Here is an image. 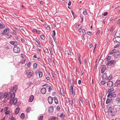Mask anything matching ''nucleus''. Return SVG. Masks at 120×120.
<instances>
[{
	"instance_id": "4d7b16f0",
	"label": "nucleus",
	"mask_w": 120,
	"mask_h": 120,
	"mask_svg": "<svg viewBox=\"0 0 120 120\" xmlns=\"http://www.w3.org/2000/svg\"><path fill=\"white\" fill-rule=\"evenodd\" d=\"M60 1L61 2L63 3H65V1L63 0H60Z\"/></svg>"
},
{
	"instance_id": "473e14b6",
	"label": "nucleus",
	"mask_w": 120,
	"mask_h": 120,
	"mask_svg": "<svg viewBox=\"0 0 120 120\" xmlns=\"http://www.w3.org/2000/svg\"><path fill=\"white\" fill-rule=\"evenodd\" d=\"M37 64L35 63L33 65V67L34 69H36L37 68Z\"/></svg>"
},
{
	"instance_id": "603ef678",
	"label": "nucleus",
	"mask_w": 120,
	"mask_h": 120,
	"mask_svg": "<svg viewBox=\"0 0 120 120\" xmlns=\"http://www.w3.org/2000/svg\"><path fill=\"white\" fill-rule=\"evenodd\" d=\"M5 48L7 50H9L10 49V48L9 46H7L5 47Z\"/></svg>"
},
{
	"instance_id": "423d86ee",
	"label": "nucleus",
	"mask_w": 120,
	"mask_h": 120,
	"mask_svg": "<svg viewBox=\"0 0 120 120\" xmlns=\"http://www.w3.org/2000/svg\"><path fill=\"white\" fill-rule=\"evenodd\" d=\"M113 85V82L112 81L109 80L107 82V85L108 87H111Z\"/></svg>"
},
{
	"instance_id": "f3484780",
	"label": "nucleus",
	"mask_w": 120,
	"mask_h": 120,
	"mask_svg": "<svg viewBox=\"0 0 120 120\" xmlns=\"http://www.w3.org/2000/svg\"><path fill=\"white\" fill-rule=\"evenodd\" d=\"M34 99V96L33 95H31L30 96L28 101L30 102H31L33 101Z\"/></svg>"
},
{
	"instance_id": "cd10ccee",
	"label": "nucleus",
	"mask_w": 120,
	"mask_h": 120,
	"mask_svg": "<svg viewBox=\"0 0 120 120\" xmlns=\"http://www.w3.org/2000/svg\"><path fill=\"white\" fill-rule=\"evenodd\" d=\"M116 101L117 103H120V98L118 97L117 98L116 100Z\"/></svg>"
},
{
	"instance_id": "4c0bfd02",
	"label": "nucleus",
	"mask_w": 120,
	"mask_h": 120,
	"mask_svg": "<svg viewBox=\"0 0 120 120\" xmlns=\"http://www.w3.org/2000/svg\"><path fill=\"white\" fill-rule=\"evenodd\" d=\"M44 116H40L38 119V120H43Z\"/></svg>"
},
{
	"instance_id": "20e7f679",
	"label": "nucleus",
	"mask_w": 120,
	"mask_h": 120,
	"mask_svg": "<svg viewBox=\"0 0 120 120\" xmlns=\"http://www.w3.org/2000/svg\"><path fill=\"white\" fill-rule=\"evenodd\" d=\"M114 42H120V37L117 36L114 38L113 39Z\"/></svg>"
},
{
	"instance_id": "393cba45",
	"label": "nucleus",
	"mask_w": 120,
	"mask_h": 120,
	"mask_svg": "<svg viewBox=\"0 0 120 120\" xmlns=\"http://www.w3.org/2000/svg\"><path fill=\"white\" fill-rule=\"evenodd\" d=\"M19 111V108H16L15 111V113L16 114H18Z\"/></svg>"
},
{
	"instance_id": "864d4df0",
	"label": "nucleus",
	"mask_w": 120,
	"mask_h": 120,
	"mask_svg": "<svg viewBox=\"0 0 120 120\" xmlns=\"http://www.w3.org/2000/svg\"><path fill=\"white\" fill-rule=\"evenodd\" d=\"M50 54L51 55H52L53 54V52L52 51V48L50 49Z\"/></svg>"
},
{
	"instance_id": "c9c22d12",
	"label": "nucleus",
	"mask_w": 120,
	"mask_h": 120,
	"mask_svg": "<svg viewBox=\"0 0 120 120\" xmlns=\"http://www.w3.org/2000/svg\"><path fill=\"white\" fill-rule=\"evenodd\" d=\"M82 32L83 34L85 35L86 34V32L85 30L84 29H83L82 30Z\"/></svg>"
},
{
	"instance_id": "a18cd8bd",
	"label": "nucleus",
	"mask_w": 120,
	"mask_h": 120,
	"mask_svg": "<svg viewBox=\"0 0 120 120\" xmlns=\"http://www.w3.org/2000/svg\"><path fill=\"white\" fill-rule=\"evenodd\" d=\"M120 45V43H119L117 44L114 47L115 48H116L118 47Z\"/></svg>"
},
{
	"instance_id": "f704fd0d",
	"label": "nucleus",
	"mask_w": 120,
	"mask_h": 120,
	"mask_svg": "<svg viewBox=\"0 0 120 120\" xmlns=\"http://www.w3.org/2000/svg\"><path fill=\"white\" fill-rule=\"evenodd\" d=\"M105 83V82L104 80H102L101 82V85H104Z\"/></svg>"
},
{
	"instance_id": "2f4dec72",
	"label": "nucleus",
	"mask_w": 120,
	"mask_h": 120,
	"mask_svg": "<svg viewBox=\"0 0 120 120\" xmlns=\"http://www.w3.org/2000/svg\"><path fill=\"white\" fill-rule=\"evenodd\" d=\"M5 93H3L2 92L0 93V98H1L2 97L4 98V95Z\"/></svg>"
},
{
	"instance_id": "5fc2aeb1",
	"label": "nucleus",
	"mask_w": 120,
	"mask_h": 120,
	"mask_svg": "<svg viewBox=\"0 0 120 120\" xmlns=\"http://www.w3.org/2000/svg\"><path fill=\"white\" fill-rule=\"evenodd\" d=\"M60 109V107L59 106H58L56 108V110L58 111Z\"/></svg>"
},
{
	"instance_id": "0e129e2a",
	"label": "nucleus",
	"mask_w": 120,
	"mask_h": 120,
	"mask_svg": "<svg viewBox=\"0 0 120 120\" xmlns=\"http://www.w3.org/2000/svg\"><path fill=\"white\" fill-rule=\"evenodd\" d=\"M71 4V1H69V3L68 4V6H70Z\"/></svg>"
},
{
	"instance_id": "72a5a7b5",
	"label": "nucleus",
	"mask_w": 120,
	"mask_h": 120,
	"mask_svg": "<svg viewBox=\"0 0 120 120\" xmlns=\"http://www.w3.org/2000/svg\"><path fill=\"white\" fill-rule=\"evenodd\" d=\"M39 75L40 77H41L42 75V73L41 71H39Z\"/></svg>"
},
{
	"instance_id": "338daca9",
	"label": "nucleus",
	"mask_w": 120,
	"mask_h": 120,
	"mask_svg": "<svg viewBox=\"0 0 120 120\" xmlns=\"http://www.w3.org/2000/svg\"><path fill=\"white\" fill-rule=\"evenodd\" d=\"M85 35H84L83 34L82 36H81V38H82V40H83L84 39V36Z\"/></svg>"
},
{
	"instance_id": "58836bf2",
	"label": "nucleus",
	"mask_w": 120,
	"mask_h": 120,
	"mask_svg": "<svg viewBox=\"0 0 120 120\" xmlns=\"http://www.w3.org/2000/svg\"><path fill=\"white\" fill-rule=\"evenodd\" d=\"M116 96V94L114 93L113 92H112L111 97H115Z\"/></svg>"
},
{
	"instance_id": "8fccbe9b",
	"label": "nucleus",
	"mask_w": 120,
	"mask_h": 120,
	"mask_svg": "<svg viewBox=\"0 0 120 120\" xmlns=\"http://www.w3.org/2000/svg\"><path fill=\"white\" fill-rule=\"evenodd\" d=\"M64 115L63 113H61L60 115V117L61 118H63L64 116Z\"/></svg>"
},
{
	"instance_id": "13d9d810",
	"label": "nucleus",
	"mask_w": 120,
	"mask_h": 120,
	"mask_svg": "<svg viewBox=\"0 0 120 120\" xmlns=\"http://www.w3.org/2000/svg\"><path fill=\"white\" fill-rule=\"evenodd\" d=\"M108 14V13L107 12H105L104 13L103 16H106Z\"/></svg>"
},
{
	"instance_id": "680f3d73",
	"label": "nucleus",
	"mask_w": 120,
	"mask_h": 120,
	"mask_svg": "<svg viewBox=\"0 0 120 120\" xmlns=\"http://www.w3.org/2000/svg\"><path fill=\"white\" fill-rule=\"evenodd\" d=\"M25 60H25L22 59V64H24V63H25Z\"/></svg>"
},
{
	"instance_id": "e2e57ef3",
	"label": "nucleus",
	"mask_w": 120,
	"mask_h": 120,
	"mask_svg": "<svg viewBox=\"0 0 120 120\" xmlns=\"http://www.w3.org/2000/svg\"><path fill=\"white\" fill-rule=\"evenodd\" d=\"M68 52V55H71V52L70 50H69Z\"/></svg>"
},
{
	"instance_id": "c756f323",
	"label": "nucleus",
	"mask_w": 120,
	"mask_h": 120,
	"mask_svg": "<svg viewBox=\"0 0 120 120\" xmlns=\"http://www.w3.org/2000/svg\"><path fill=\"white\" fill-rule=\"evenodd\" d=\"M108 76H109L108 77L107 79L110 80L112 78V75L109 74V75Z\"/></svg>"
},
{
	"instance_id": "774afa93",
	"label": "nucleus",
	"mask_w": 120,
	"mask_h": 120,
	"mask_svg": "<svg viewBox=\"0 0 120 120\" xmlns=\"http://www.w3.org/2000/svg\"><path fill=\"white\" fill-rule=\"evenodd\" d=\"M120 23V19H119L117 21V24H119Z\"/></svg>"
},
{
	"instance_id": "69168bd1",
	"label": "nucleus",
	"mask_w": 120,
	"mask_h": 120,
	"mask_svg": "<svg viewBox=\"0 0 120 120\" xmlns=\"http://www.w3.org/2000/svg\"><path fill=\"white\" fill-rule=\"evenodd\" d=\"M83 14L84 15H87V13H86V11L85 10L83 12Z\"/></svg>"
},
{
	"instance_id": "b1692460",
	"label": "nucleus",
	"mask_w": 120,
	"mask_h": 120,
	"mask_svg": "<svg viewBox=\"0 0 120 120\" xmlns=\"http://www.w3.org/2000/svg\"><path fill=\"white\" fill-rule=\"evenodd\" d=\"M114 50H113L112 51H111L110 53H109V54L110 55H111V54H113V56H114V57H116V56L115 55H116V53H114Z\"/></svg>"
},
{
	"instance_id": "39448f33",
	"label": "nucleus",
	"mask_w": 120,
	"mask_h": 120,
	"mask_svg": "<svg viewBox=\"0 0 120 120\" xmlns=\"http://www.w3.org/2000/svg\"><path fill=\"white\" fill-rule=\"evenodd\" d=\"M17 99H12L10 101V102L11 103L13 104L14 105H15L17 103Z\"/></svg>"
},
{
	"instance_id": "f257e3e1",
	"label": "nucleus",
	"mask_w": 120,
	"mask_h": 120,
	"mask_svg": "<svg viewBox=\"0 0 120 120\" xmlns=\"http://www.w3.org/2000/svg\"><path fill=\"white\" fill-rule=\"evenodd\" d=\"M117 112V108L115 106L113 107H110L107 112L109 115L111 117H112L116 114Z\"/></svg>"
},
{
	"instance_id": "ddd939ff",
	"label": "nucleus",
	"mask_w": 120,
	"mask_h": 120,
	"mask_svg": "<svg viewBox=\"0 0 120 120\" xmlns=\"http://www.w3.org/2000/svg\"><path fill=\"white\" fill-rule=\"evenodd\" d=\"M106 69L105 66V65H103L101 68V73H103L105 71Z\"/></svg>"
},
{
	"instance_id": "3c124183",
	"label": "nucleus",
	"mask_w": 120,
	"mask_h": 120,
	"mask_svg": "<svg viewBox=\"0 0 120 120\" xmlns=\"http://www.w3.org/2000/svg\"><path fill=\"white\" fill-rule=\"evenodd\" d=\"M109 93L107 97H108L110 96L111 97L112 92H109Z\"/></svg>"
},
{
	"instance_id": "e433bc0d",
	"label": "nucleus",
	"mask_w": 120,
	"mask_h": 120,
	"mask_svg": "<svg viewBox=\"0 0 120 120\" xmlns=\"http://www.w3.org/2000/svg\"><path fill=\"white\" fill-rule=\"evenodd\" d=\"M31 109L30 107H28L26 111L27 112H29L31 111Z\"/></svg>"
},
{
	"instance_id": "a19ab883",
	"label": "nucleus",
	"mask_w": 120,
	"mask_h": 120,
	"mask_svg": "<svg viewBox=\"0 0 120 120\" xmlns=\"http://www.w3.org/2000/svg\"><path fill=\"white\" fill-rule=\"evenodd\" d=\"M111 58V56H108L107 57V61H108L109 60H110Z\"/></svg>"
},
{
	"instance_id": "de8ad7c7",
	"label": "nucleus",
	"mask_w": 120,
	"mask_h": 120,
	"mask_svg": "<svg viewBox=\"0 0 120 120\" xmlns=\"http://www.w3.org/2000/svg\"><path fill=\"white\" fill-rule=\"evenodd\" d=\"M66 101L67 103H69V102H70L71 100H70L69 99V98H68L66 99Z\"/></svg>"
},
{
	"instance_id": "09e8293b",
	"label": "nucleus",
	"mask_w": 120,
	"mask_h": 120,
	"mask_svg": "<svg viewBox=\"0 0 120 120\" xmlns=\"http://www.w3.org/2000/svg\"><path fill=\"white\" fill-rule=\"evenodd\" d=\"M79 100L82 103H83V101L82 99V98H79Z\"/></svg>"
},
{
	"instance_id": "f03ea898",
	"label": "nucleus",
	"mask_w": 120,
	"mask_h": 120,
	"mask_svg": "<svg viewBox=\"0 0 120 120\" xmlns=\"http://www.w3.org/2000/svg\"><path fill=\"white\" fill-rule=\"evenodd\" d=\"M15 95V94L13 92L12 93L10 92L8 94L7 92H6L5 93L4 95V98L5 99L7 98L8 99H9L11 98H12V99H14Z\"/></svg>"
},
{
	"instance_id": "9b49d317",
	"label": "nucleus",
	"mask_w": 120,
	"mask_h": 120,
	"mask_svg": "<svg viewBox=\"0 0 120 120\" xmlns=\"http://www.w3.org/2000/svg\"><path fill=\"white\" fill-rule=\"evenodd\" d=\"M48 102L50 104H52L53 101V98L51 96L49 97L48 98Z\"/></svg>"
},
{
	"instance_id": "6ab92c4d",
	"label": "nucleus",
	"mask_w": 120,
	"mask_h": 120,
	"mask_svg": "<svg viewBox=\"0 0 120 120\" xmlns=\"http://www.w3.org/2000/svg\"><path fill=\"white\" fill-rule=\"evenodd\" d=\"M54 100L55 103L56 104H57L58 103V101L57 97L55 96L54 98Z\"/></svg>"
},
{
	"instance_id": "7ed1b4c3",
	"label": "nucleus",
	"mask_w": 120,
	"mask_h": 120,
	"mask_svg": "<svg viewBox=\"0 0 120 120\" xmlns=\"http://www.w3.org/2000/svg\"><path fill=\"white\" fill-rule=\"evenodd\" d=\"M14 52L16 53H19L20 52L19 48L17 46H15L13 49Z\"/></svg>"
},
{
	"instance_id": "aec40b11",
	"label": "nucleus",
	"mask_w": 120,
	"mask_h": 120,
	"mask_svg": "<svg viewBox=\"0 0 120 120\" xmlns=\"http://www.w3.org/2000/svg\"><path fill=\"white\" fill-rule=\"evenodd\" d=\"M5 25L0 22V29H3L5 28Z\"/></svg>"
},
{
	"instance_id": "0eeeda50",
	"label": "nucleus",
	"mask_w": 120,
	"mask_h": 120,
	"mask_svg": "<svg viewBox=\"0 0 120 120\" xmlns=\"http://www.w3.org/2000/svg\"><path fill=\"white\" fill-rule=\"evenodd\" d=\"M114 63V61L113 60H111L107 62L106 64V65L107 66H110L113 64Z\"/></svg>"
},
{
	"instance_id": "6e6d98bb",
	"label": "nucleus",
	"mask_w": 120,
	"mask_h": 120,
	"mask_svg": "<svg viewBox=\"0 0 120 120\" xmlns=\"http://www.w3.org/2000/svg\"><path fill=\"white\" fill-rule=\"evenodd\" d=\"M8 109V107H6L4 108V111H6Z\"/></svg>"
},
{
	"instance_id": "c85d7f7f",
	"label": "nucleus",
	"mask_w": 120,
	"mask_h": 120,
	"mask_svg": "<svg viewBox=\"0 0 120 120\" xmlns=\"http://www.w3.org/2000/svg\"><path fill=\"white\" fill-rule=\"evenodd\" d=\"M46 87L47 88L49 87L48 91L49 92H50L52 90L51 87L50 86H49V85H47V86Z\"/></svg>"
},
{
	"instance_id": "dca6fc26",
	"label": "nucleus",
	"mask_w": 120,
	"mask_h": 120,
	"mask_svg": "<svg viewBox=\"0 0 120 120\" xmlns=\"http://www.w3.org/2000/svg\"><path fill=\"white\" fill-rule=\"evenodd\" d=\"M120 84V80H118L115 82L114 85L116 86H117Z\"/></svg>"
},
{
	"instance_id": "1a4fd4ad",
	"label": "nucleus",
	"mask_w": 120,
	"mask_h": 120,
	"mask_svg": "<svg viewBox=\"0 0 120 120\" xmlns=\"http://www.w3.org/2000/svg\"><path fill=\"white\" fill-rule=\"evenodd\" d=\"M109 75V74H107V73H105L103 74L102 76V78L107 79Z\"/></svg>"
},
{
	"instance_id": "5701e85b",
	"label": "nucleus",
	"mask_w": 120,
	"mask_h": 120,
	"mask_svg": "<svg viewBox=\"0 0 120 120\" xmlns=\"http://www.w3.org/2000/svg\"><path fill=\"white\" fill-rule=\"evenodd\" d=\"M58 119V118L57 117H52L49 119V120H57Z\"/></svg>"
},
{
	"instance_id": "bb28decb",
	"label": "nucleus",
	"mask_w": 120,
	"mask_h": 120,
	"mask_svg": "<svg viewBox=\"0 0 120 120\" xmlns=\"http://www.w3.org/2000/svg\"><path fill=\"white\" fill-rule=\"evenodd\" d=\"M112 101V99L108 98L106 100V103L107 104H108L110 102Z\"/></svg>"
},
{
	"instance_id": "c03bdc74",
	"label": "nucleus",
	"mask_w": 120,
	"mask_h": 120,
	"mask_svg": "<svg viewBox=\"0 0 120 120\" xmlns=\"http://www.w3.org/2000/svg\"><path fill=\"white\" fill-rule=\"evenodd\" d=\"M87 34L88 35L90 36H91L92 34V32L90 31H89L87 33Z\"/></svg>"
},
{
	"instance_id": "2eb2a0df",
	"label": "nucleus",
	"mask_w": 120,
	"mask_h": 120,
	"mask_svg": "<svg viewBox=\"0 0 120 120\" xmlns=\"http://www.w3.org/2000/svg\"><path fill=\"white\" fill-rule=\"evenodd\" d=\"M9 28H6L5 29L3 32L2 33V34L3 35H5V33H6L8 31H9Z\"/></svg>"
},
{
	"instance_id": "9d476101",
	"label": "nucleus",
	"mask_w": 120,
	"mask_h": 120,
	"mask_svg": "<svg viewBox=\"0 0 120 120\" xmlns=\"http://www.w3.org/2000/svg\"><path fill=\"white\" fill-rule=\"evenodd\" d=\"M54 110V108L52 106H50L48 109L49 113L50 114L53 112Z\"/></svg>"
},
{
	"instance_id": "412c9836",
	"label": "nucleus",
	"mask_w": 120,
	"mask_h": 120,
	"mask_svg": "<svg viewBox=\"0 0 120 120\" xmlns=\"http://www.w3.org/2000/svg\"><path fill=\"white\" fill-rule=\"evenodd\" d=\"M5 37L6 38H11L12 37V36L11 35L8 34H5Z\"/></svg>"
},
{
	"instance_id": "f8f14e48",
	"label": "nucleus",
	"mask_w": 120,
	"mask_h": 120,
	"mask_svg": "<svg viewBox=\"0 0 120 120\" xmlns=\"http://www.w3.org/2000/svg\"><path fill=\"white\" fill-rule=\"evenodd\" d=\"M46 92V89L45 88H42L41 90V92L43 94H45Z\"/></svg>"
},
{
	"instance_id": "052dcab7",
	"label": "nucleus",
	"mask_w": 120,
	"mask_h": 120,
	"mask_svg": "<svg viewBox=\"0 0 120 120\" xmlns=\"http://www.w3.org/2000/svg\"><path fill=\"white\" fill-rule=\"evenodd\" d=\"M21 57L23 58H24L25 56L23 54H21Z\"/></svg>"
},
{
	"instance_id": "7c9ffc66",
	"label": "nucleus",
	"mask_w": 120,
	"mask_h": 120,
	"mask_svg": "<svg viewBox=\"0 0 120 120\" xmlns=\"http://www.w3.org/2000/svg\"><path fill=\"white\" fill-rule=\"evenodd\" d=\"M40 38L43 40H44L45 39V38L44 36V35H41L40 36Z\"/></svg>"
},
{
	"instance_id": "4468645a",
	"label": "nucleus",
	"mask_w": 120,
	"mask_h": 120,
	"mask_svg": "<svg viewBox=\"0 0 120 120\" xmlns=\"http://www.w3.org/2000/svg\"><path fill=\"white\" fill-rule=\"evenodd\" d=\"M18 88V87L17 85H15L13 87L12 90L13 92L15 93L16 92Z\"/></svg>"
},
{
	"instance_id": "4be33fe9",
	"label": "nucleus",
	"mask_w": 120,
	"mask_h": 120,
	"mask_svg": "<svg viewBox=\"0 0 120 120\" xmlns=\"http://www.w3.org/2000/svg\"><path fill=\"white\" fill-rule=\"evenodd\" d=\"M114 90V89L112 88H111L110 89L108 90V91H107L108 93H109V92H112V91Z\"/></svg>"
},
{
	"instance_id": "a211bd4d",
	"label": "nucleus",
	"mask_w": 120,
	"mask_h": 120,
	"mask_svg": "<svg viewBox=\"0 0 120 120\" xmlns=\"http://www.w3.org/2000/svg\"><path fill=\"white\" fill-rule=\"evenodd\" d=\"M10 43L11 44L14 45H16L18 44V42L16 41H11Z\"/></svg>"
},
{
	"instance_id": "6e6552de",
	"label": "nucleus",
	"mask_w": 120,
	"mask_h": 120,
	"mask_svg": "<svg viewBox=\"0 0 120 120\" xmlns=\"http://www.w3.org/2000/svg\"><path fill=\"white\" fill-rule=\"evenodd\" d=\"M34 74V73L31 72H29L28 73H27V72L26 73V75H27L28 77L29 78L32 77H33V75Z\"/></svg>"
},
{
	"instance_id": "49530a36",
	"label": "nucleus",
	"mask_w": 120,
	"mask_h": 120,
	"mask_svg": "<svg viewBox=\"0 0 120 120\" xmlns=\"http://www.w3.org/2000/svg\"><path fill=\"white\" fill-rule=\"evenodd\" d=\"M31 63L30 62H29L27 64V66L28 67H29L31 64Z\"/></svg>"
},
{
	"instance_id": "79ce46f5",
	"label": "nucleus",
	"mask_w": 120,
	"mask_h": 120,
	"mask_svg": "<svg viewBox=\"0 0 120 120\" xmlns=\"http://www.w3.org/2000/svg\"><path fill=\"white\" fill-rule=\"evenodd\" d=\"M5 114L6 115H9L10 114V112L9 111H6Z\"/></svg>"
},
{
	"instance_id": "37998d69",
	"label": "nucleus",
	"mask_w": 120,
	"mask_h": 120,
	"mask_svg": "<svg viewBox=\"0 0 120 120\" xmlns=\"http://www.w3.org/2000/svg\"><path fill=\"white\" fill-rule=\"evenodd\" d=\"M53 34L52 35V37H55L56 35V33L55 31V30H53Z\"/></svg>"
},
{
	"instance_id": "ea45409f",
	"label": "nucleus",
	"mask_w": 120,
	"mask_h": 120,
	"mask_svg": "<svg viewBox=\"0 0 120 120\" xmlns=\"http://www.w3.org/2000/svg\"><path fill=\"white\" fill-rule=\"evenodd\" d=\"M79 58L78 59L79 61L80 64H81V59L80 58V56L79 54Z\"/></svg>"
},
{
	"instance_id": "a878e982",
	"label": "nucleus",
	"mask_w": 120,
	"mask_h": 120,
	"mask_svg": "<svg viewBox=\"0 0 120 120\" xmlns=\"http://www.w3.org/2000/svg\"><path fill=\"white\" fill-rule=\"evenodd\" d=\"M20 117L21 119H24L25 117L24 114L23 113H22Z\"/></svg>"
},
{
	"instance_id": "bf43d9fd",
	"label": "nucleus",
	"mask_w": 120,
	"mask_h": 120,
	"mask_svg": "<svg viewBox=\"0 0 120 120\" xmlns=\"http://www.w3.org/2000/svg\"><path fill=\"white\" fill-rule=\"evenodd\" d=\"M45 52L47 53H49L48 49H46L45 50Z\"/></svg>"
}]
</instances>
